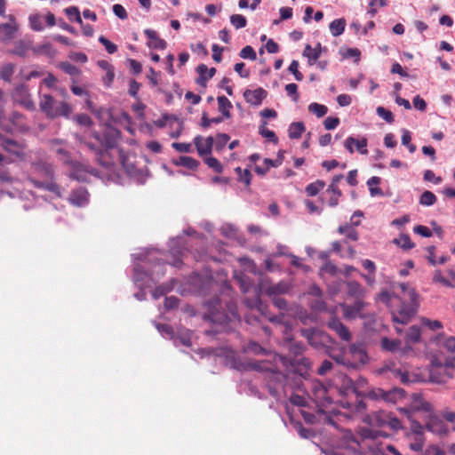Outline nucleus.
I'll return each mask as SVG.
<instances>
[{
    "label": "nucleus",
    "mask_w": 455,
    "mask_h": 455,
    "mask_svg": "<svg viewBox=\"0 0 455 455\" xmlns=\"http://www.w3.org/2000/svg\"><path fill=\"white\" fill-rule=\"evenodd\" d=\"M196 72L199 75V77L196 80V83L200 85L205 86L208 80L213 77L216 73L215 68H208L205 64H200L196 68Z\"/></svg>",
    "instance_id": "18"
},
{
    "label": "nucleus",
    "mask_w": 455,
    "mask_h": 455,
    "mask_svg": "<svg viewBox=\"0 0 455 455\" xmlns=\"http://www.w3.org/2000/svg\"><path fill=\"white\" fill-rule=\"evenodd\" d=\"M339 123H340V121H339V117L328 116L323 121V125L326 130H333L339 124Z\"/></svg>",
    "instance_id": "61"
},
{
    "label": "nucleus",
    "mask_w": 455,
    "mask_h": 455,
    "mask_svg": "<svg viewBox=\"0 0 455 455\" xmlns=\"http://www.w3.org/2000/svg\"><path fill=\"white\" fill-rule=\"evenodd\" d=\"M204 161L207 166L212 169L215 172L221 173L223 172V166L217 158L208 155L204 157Z\"/></svg>",
    "instance_id": "39"
},
{
    "label": "nucleus",
    "mask_w": 455,
    "mask_h": 455,
    "mask_svg": "<svg viewBox=\"0 0 455 455\" xmlns=\"http://www.w3.org/2000/svg\"><path fill=\"white\" fill-rule=\"evenodd\" d=\"M420 328L417 325L411 326L406 332V341L410 343H418L420 340Z\"/></svg>",
    "instance_id": "36"
},
{
    "label": "nucleus",
    "mask_w": 455,
    "mask_h": 455,
    "mask_svg": "<svg viewBox=\"0 0 455 455\" xmlns=\"http://www.w3.org/2000/svg\"><path fill=\"white\" fill-rule=\"evenodd\" d=\"M10 118L11 124L13 127V131L17 129H22L25 126L24 116L19 112L12 113Z\"/></svg>",
    "instance_id": "42"
},
{
    "label": "nucleus",
    "mask_w": 455,
    "mask_h": 455,
    "mask_svg": "<svg viewBox=\"0 0 455 455\" xmlns=\"http://www.w3.org/2000/svg\"><path fill=\"white\" fill-rule=\"evenodd\" d=\"M325 187V182L322 180H317L315 182L308 184L305 191L308 196H316L321 190H323Z\"/></svg>",
    "instance_id": "31"
},
{
    "label": "nucleus",
    "mask_w": 455,
    "mask_h": 455,
    "mask_svg": "<svg viewBox=\"0 0 455 455\" xmlns=\"http://www.w3.org/2000/svg\"><path fill=\"white\" fill-rule=\"evenodd\" d=\"M312 392L314 399L317 403V406L325 407L332 403V398L329 394V390L318 380H313Z\"/></svg>",
    "instance_id": "6"
},
{
    "label": "nucleus",
    "mask_w": 455,
    "mask_h": 455,
    "mask_svg": "<svg viewBox=\"0 0 455 455\" xmlns=\"http://www.w3.org/2000/svg\"><path fill=\"white\" fill-rule=\"evenodd\" d=\"M398 287L401 290V295H391L388 291H382L379 294V299L391 308L392 319L395 323L406 324L419 307V295L408 283H401Z\"/></svg>",
    "instance_id": "1"
},
{
    "label": "nucleus",
    "mask_w": 455,
    "mask_h": 455,
    "mask_svg": "<svg viewBox=\"0 0 455 455\" xmlns=\"http://www.w3.org/2000/svg\"><path fill=\"white\" fill-rule=\"evenodd\" d=\"M0 143L2 148L15 156H20L21 155V151L24 149L25 146L24 144L18 142L17 140H14L12 139H9L5 137L4 135L0 133Z\"/></svg>",
    "instance_id": "12"
},
{
    "label": "nucleus",
    "mask_w": 455,
    "mask_h": 455,
    "mask_svg": "<svg viewBox=\"0 0 455 455\" xmlns=\"http://www.w3.org/2000/svg\"><path fill=\"white\" fill-rule=\"evenodd\" d=\"M284 153L285 151L283 150L278 151L276 158H273V160L269 158H265L264 164L267 165V168L280 166L283 162Z\"/></svg>",
    "instance_id": "44"
},
{
    "label": "nucleus",
    "mask_w": 455,
    "mask_h": 455,
    "mask_svg": "<svg viewBox=\"0 0 455 455\" xmlns=\"http://www.w3.org/2000/svg\"><path fill=\"white\" fill-rule=\"evenodd\" d=\"M432 404L427 401L414 402L409 408H402L400 411L410 421V430L405 435L424 434V427L414 418V414L420 411L430 412Z\"/></svg>",
    "instance_id": "4"
},
{
    "label": "nucleus",
    "mask_w": 455,
    "mask_h": 455,
    "mask_svg": "<svg viewBox=\"0 0 455 455\" xmlns=\"http://www.w3.org/2000/svg\"><path fill=\"white\" fill-rule=\"evenodd\" d=\"M384 417H387V425L394 430L402 428L400 420L391 413L383 414Z\"/></svg>",
    "instance_id": "52"
},
{
    "label": "nucleus",
    "mask_w": 455,
    "mask_h": 455,
    "mask_svg": "<svg viewBox=\"0 0 455 455\" xmlns=\"http://www.w3.org/2000/svg\"><path fill=\"white\" fill-rule=\"evenodd\" d=\"M327 326L334 331L342 340H350L351 333L349 330L338 318H331L327 323Z\"/></svg>",
    "instance_id": "14"
},
{
    "label": "nucleus",
    "mask_w": 455,
    "mask_h": 455,
    "mask_svg": "<svg viewBox=\"0 0 455 455\" xmlns=\"http://www.w3.org/2000/svg\"><path fill=\"white\" fill-rule=\"evenodd\" d=\"M11 19L12 20V22L0 24V40L2 41L12 39L18 30V25L12 17Z\"/></svg>",
    "instance_id": "19"
},
{
    "label": "nucleus",
    "mask_w": 455,
    "mask_h": 455,
    "mask_svg": "<svg viewBox=\"0 0 455 455\" xmlns=\"http://www.w3.org/2000/svg\"><path fill=\"white\" fill-rule=\"evenodd\" d=\"M29 22L32 29L35 31H42L44 29V25L39 15H31L29 17Z\"/></svg>",
    "instance_id": "55"
},
{
    "label": "nucleus",
    "mask_w": 455,
    "mask_h": 455,
    "mask_svg": "<svg viewBox=\"0 0 455 455\" xmlns=\"http://www.w3.org/2000/svg\"><path fill=\"white\" fill-rule=\"evenodd\" d=\"M433 282L440 283L445 287H455V283L443 277L441 270H435L433 275Z\"/></svg>",
    "instance_id": "49"
},
{
    "label": "nucleus",
    "mask_w": 455,
    "mask_h": 455,
    "mask_svg": "<svg viewBox=\"0 0 455 455\" xmlns=\"http://www.w3.org/2000/svg\"><path fill=\"white\" fill-rule=\"evenodd\" d=\"M13 72H14V66L10 63L6 64V65L3 66L2 69H1V73H0L1 78H3L5 81H9L11 76H12Z\"/></svg>",
    "instance_id": "57"
},
{
    "label": "nucleus",
    "mask_w": 455,
    "mask_h": 455,
    "mask_svg": "<svg viewBox=\"0 0 455 455\" xmlns=\"http://www.w3.org/2000/svg\"><path fill=\"white\" fill-rule=\"evenodd\" d=\"M144 33L149 40V42L148 43L149 48L164 50L166 47V42L164 39L160 38L157 32H156L155 30L148 28L145 29Z\"/></svg>",
    "instance_id": "17"
},
{
    "label": "nucleus",
    "mask_w": 455,
    "mask_h": 455,
    "mask_svg": "<svg viewBox=\"0 0 455 455\" xmlns=\"http://www.w3.org/2000/svg\"><path fill=\"white\" fill-rule=\"evenodd\" d=\"M65 13L69 20L83 24L79 9L76 6H70L65 9Z\"/></svg>",
    "instance_id": "47"
},
{
    "label": "nucleus",
    "mask_w": 455,
    "mask_h": 455,
    "mask_svg": "<svg viewBox=\"0 0 455 455\" xmlns=\"http://www.w3.org/2000/svg\"><path fill=\"white\" fill-rule=\"evenodd\" d=\"M432 364L435 368L434 371H431L432 379L435 382H443L445 381V378L442 376H436L435 371L444 374L448 369H455V357L446 360L444 363H442L437 359H435L432 361Z\"/></svg>",
    "instance_id": "9"
},
{
    "label": "nucleus",
    "mask_w": 455,
    "mask_h": 455,
    "mask_svg": "<svg viewBox=\"0 0 455 455\" xmlns=\"http://www.w3.org/2000/svg\"><path fill=\"white\" fill-rule=\"evenodd\" d=\"M218 100V109L223 115L225 118H229L230 109L233 108L232 103L226 96H219L217 98Z\"/></svg>",
    "instance_id": "28"
},
{
    "label": "nucleus",
    "mask_w": 455,
    "mask_h": 455,
    "mask_svg": "<svg viewBox=\"0 0 455 455\" xmlns=\"http://www.w3.org/2000/svg\"><path fill=\"white\" fill-rule=\"evenodd\" d=\"M347 294L351 297L359 299L363 293V289L362 285L356 281L347 282Z\"/></svg>",
    "instance_id": "34"
},
{
    "label": "nucleus",
    "mask_w": 455,
    "mask_h": 455,
    "mask_svg": "<svg viewBox=\"0 0 455 455\" xmlns=\"http://www.w3.org/2000/svg\"><path fill=\"white\" fill-rule=\"evenodd\" d=\"M267 96V92L263 88H257L255 90H245L243 92V97L247 103L259 106L261 104L262 100L266 99Z\"/></svg>",
    "instance_id": "13"
},
{
    "label": "nucleus",
    "mask_w": 455,
    "mask_h": 455,
    "mask_svg": "<svg viewBox=\"0 0 455 455\" xmlns=\"http://www.w3.org/2000/svg\"><path fill=\"white\" fill-rule=\"evenodd\" d=\"M402 392H403V390H401V389H394L393 391H390V392H385L382 389H378L377 391L372 390V391L369 392L368 395L371 398H374V399L381 398L387 402L394 403L395 395L398 393L400 394Z\"/></svg>",
    "instance_id": "23"
},
{
    "label": "nucleus",
    "mask_w": 455,
    "mask_h": 455,
    "mask_svg": "<svg viewBox=\"0 0 455 455\" xmlns=\"http://www.w3.org/2000/svg\"><path fill=\"white\" fill-rule=\"evenodd\" d=\"M435 195L431 191H424L420 196L419 204L426 206H431L436 202Z\"/></svg>",
    "instance_id": "45"
},
{
    "label": "nucleus",
    "mask_w": 455,
    "mask_h": 455,
    "mask_svg": "<svg viewBox=\"0 0 455 455\" xmlns=\"http://www.w3.org/2000/svg\"><path fill=\"white\" fill-rule=\"evenodd\" d=\"M321 55V44H318L316 47L313 48L311 45L307 44L303 51V56L307 58L308 64L314 65Z\"/></svg>",
    "instance_id": "25"
},
{
    "label": "nucleus",
    "mask_w": 455,
    "mask_h": 455,
    "mask_svg": "<svg viewBox=\"0 0 455 455\" xmlns=\"http://www.w3.org/2000/svg\"><path fill=\"white\" fill-rule=\"evenodd\" d=\"M33 52L38 54H46L49 56H52L55 53L52 44L50 43H44L39 45L33 47Z\"/></svg>",
    "instance_id": "46"
},
{
    "label": "nucleus",
    "mask_w": 455,
    "mask_h": 455,
    "mask_svg": "<svg viewBox=\"0 0 455 455\" xmlns=\"http://www.w3.org/2000/svg\"><path fill=\"white\" fill-rule=\"evenodd\" d=\"M89 194L84 188L72 191L69 196V202L76 206H84L88 202Z\"/></svg>",
    "instance_id": "21"
},
{
    "label": "nucleus",
    "mask_w": 455,
    "mask_h": 455,
    "mask_svg": "<svg viewBox=\"0 0 455 455\" xmlns=\"http://www.w3.org/2000/svg\"><path fill=\"white\" fill-rule=\"evenodd\" d=\"M39 108L50 119L68 118L72 112V108L68 103L64 100H56L50 94L40 95Z\"/></svg>",
    "instance_id": "3"
},
{
    "label": "nucleus",
    "mask_w": 455,
    "mask_h": 455,
    "mask_svg": "<svg viewBox=\"0 0 455 455\" xmlns=\"http://www.w3.org/2000/svg\"><path fill=\"white\" fill-rule=\"evenodd\" d=\"M393 242L404 250H410L415 246V243L411 242L408 234L400 235V236L398 238H395Z\"/></svg>",
    "instance_id": "35"
},
{
    "label": "nucleus",
    "mask_w": 455,
    "mask_h": 455,
    "mask_svg": "<svg viewBox=\"0 0 455 455\" xmlns=\"http://www.w3.org/2000/svg\"><path fill=\"white\" fill-rule=\"evenodd\" d=\"M223 121V117L218 116L213 118H209L206 113L202 115L201 118V126L204 129H207L211 126L212 124H220Z\"/></svg>",
    "instance_id": "50"
},
{
    "label": "nucleus",
    "mask_w": 455,
    "mask_h": 455,
    "mask_svg": "<svg viewBox=\"0 0 455 455\" xmlns=\"http://www.w3.org/2000/svg\"><path fill=\"white\" fill-rule=\"evenodd\" d=\"M285 91L289 96H291L295 102L299 100L298 85L296 84H288L285 85Z\"/></svg>",
    "instance_id": "63"
},
{
    "label": "nucleus",
    "mask_w": 455,
    "mask_h": 455,
    "mask_svg": "<svg viewBox=\"0 0 455 455\" xmlns=\"http://www.w3.org/2000/svg\"><path fill=\"white\" fill-rule=\"evenodd\" d=\"M261 289L267 295L275 297L279 294H283V293L288 292L289 285L283 282H280L278 283H274V284H266L263 283L261 284Z\"/></svg>",
    "instance_id": "16"
},
{
    "label": "nucleus",
    "mask_w": 455,
    "mask_h": 455,
    "mask_svg": "<svg viewBox=\"0 0 455 455\" xmlns=\"http://www.w3.org/2000/svg\"><path fill=\"white\" fill-rule=\"evenodd\" d=\"M231 24L236 28L240 29L247 25V20L242 14H233L230 16Z\"/></svg>",
    "instance_id": "48"
},
{
    "label": "nucleus",
    "mask_w": 455,
    "mask_h": 455,
    "mask_svg": "<svg viewBox=\"0 0 455 455\" xmlns=\"http://www.w3.org/2000/svg\"><path fill=\"white\" fill-rule=\"evenodd\" d=\"M401 344H402L401 340L397 339H390L387 337H383V338H381V340H380V347L385 351H388V352H392V353L396 352V351H401V353L403 355L406 354L409 351H412V348L410 346L401 348Z\"/></svg>",
    "instance_id": "11"
},
{
    "label": "nucleus",
    "mask_w": 455,
    "mask_h": 455,
    "mask_svg": "<svg viewBox=\"0 0 455 455\" xmlns=\"http://www.w3.org/2000/svg\"><path fill=\"white\" fill-rule=\"evenodd\" d=\"M305 131V125L302 122L291 123L289 126V137L291 139H299Z\"/></svg>",
    "instance_id": "32"
},
{
    "label": "nucleus",
    "mask_w": 455,
    "mask_h": 455,
    "mask_svg": "<svg viewBox=\"0 0 455 455\" xmlns=\"http://www.w3.org/2000/svg\"><path fill=\"white\" fill-rule=\"evenodd\" d=\"M331 357L339 364L344 365L347 368L356 369V363H351L349 355L345 353H339L337 355L332 354L331 355Z\"/></svg>",
    "instance_id": "30"
},
{
    "label": "nucleus",
    "mask_w": 455,
    "mask_h": 455,
    "mask_svg": "<svg viewBox=\"0 0 455 455\" xmlns=\"http://www.w3.org/2000/svg\"><path fill=\"white\" fill-rule=\"evenodd\" d=\"M308 111L320 118L327 114L328 108L325 105L313 102L308 105Z\"/></svg>",
    "instance_id": "38"
},
{
    "label": "nucleus",
    "mask_w": 455,
    "mask_h": 455,
    "mask_svg": "<svg viewBox=\"0 0 455 455\" xmlns=\"http://www.w3.org/2000/svg\"><path fill=\"white\" fill-rule=\"evenodd\" d=\"M346 27V20L344 19H337L331 22L330 24V31L333 36H340Z\"/></svg>",
    "instance_id": "33"
},
{
    "label": "nucleus",
    "mask_w": 455,
    "mask_h": 455,
    "mask_svg": "<svg viewBox=\"0 0 455 455\" xmlns=\"http://www.w3.org/2000/svg\"><path fill=\"white\" fill-rule=\"evenodd\" d=\"M443 347L450 353H455V337L446 338L443 343Z\"/></svg>",
    "instance_id": "64"
},
{
    "label": "nucleus",
    "mask_w": 455,
    "mask_h": 455,
    "mask_svg": "<svg viewBox=\"0 0 455 455\" xmlns=\"http://www.w3.org/2000/svg\"><path fill=\"white\" fill-rule=\"evenodd\" d=\"M28 180L35 188L61 196L60 188L54 180L53 167L49 163L42 160L33 162Z\"/></svg>",
    "instance_id": "2"
},
{
    "label": "nucleus",
    "mask_w": 455,
    "mask_h": 455,
    "mask_svg": "<svg viewBox=\"0 0 455 455\" xmlns=\"http://www.w3.org/2000/svg\"><path fill=\"white\" fill-rule=\"evenodd\" d=\"M377 114L388 124H392L394 122V116L392 112L386 109L384 107L377 108Z\"/></svg>",
    "instance_id": "56"
},
{
    "label": "nucleus",
    "mask_w": 455,
    "mask_h": 455,
    "mask_svg": "<svg viewBox=\"0 0 455 455\" xmlns=\"http://www.w3.org/2000/svg\"><path fill=\"white\" fill-rule=\"evenodd\" d=\"M380 183V178L373 176L367 180V185L370 187V194L371 196H382L383 192L381 188L376 187L372 188V185L378 186Z\"/></svg>",
    "instance_id": "41"
},
{
    "label": "nucleus",
    "mask_w": 455,
    "mask_h": 455,
    "mask_svg": "<svg viewBox=\"0 0 455 455\" xmlns=\"http://www.w3.org/2000/svg\"><path fill=\"white\" fill-rule=\"evenodd\" d=\"M239 55L243 59H249L251 60H255L256 58H257V55H256V52H255L254 49L251 46H250V45H247V46L243 47L241 50Z\"/></svg>",
    "instance_id": "54"
},
{
    "label": "nucleus",
    "mask_w": 455,
    "mask_h": 455,
    "mask_svg": "<svg viewBox=\"0 0 455 455\" xmlns=\"http://www.w3.org/2000/svg\"><path fill=\"white\" fill-rule=\"evenodd\" d=\"M406 439L409 441V448L416 452H421L425 445V435H405Z\"/></svg>",
    "instance_id": "20"
},
{
    "label": "nucleus",
    "mask_w": 455,
    "mask_h": 455,
    "mask_svg": "<svg viewBox=\"0 0 455 455\" xmlns=\"http://www.w3.org/2000/svg\"><path fill=\"white\" fill-rule=\"evenodd\" d=\"M61 69L70 76H77L80 74V70L73 64L68 62H63L60 65Z\"/></svg>",
    "instance_id": "58"
},
{
    "label": "nucleus",
    "mask_w": 455,
    "mask_h": 455,
    "mask_svg": "<svg viewBox=\"0 0 455 455\" xmlns=\"http://www.w3.org/2000/svg\"><path fill=\"white\" fill-rule=\"evenodd\" d=\"M259 133L262 137L267 139L269 141H272L275 144L278 142V139L275 133L273 131L267 128V122L265 121H263L260 126L259 127Z\"/></svg>",
    "instance_id": "37"
},
{
    "label": "nucleus",
    "mask_w": 455,
    "mask_h": 455,
    "mask_svg": "<svg viewBox=\"0 0 455 455\" xmlns=\"http://www.w3.org/2000/svg\"><path fill=\"white\" fill-rule=\"evenodd\" d=\"M326 193L330 194V198L328 204L330 207H335L339 204V198L342 196V192L339 188H334L333 186H329L326 190Z\"/></svg>",
    "instance_id": "29"
},
{
    "label": "nucleus",
    "mask_w": 455,
    "mask_h": 455,
    "mask_svg": "<svg viewBox=\"0 0 455 455\" xmlns=\"http://www.w3.org/2000/svg\"><path fill=\"white\" fill-rule=\"evenodd\" d=\"M172 147L180 153H190L192 151V146L189 143L173 142Z\"/></svg>",
    "instance_id": "62"
},
{
    "label": "nucleus",
    "mask_w": 455,
    "mask_h": 455,
    "mask_svg": "<svg viewBox=\"0 0 455 455\" xmlns=\"http://www.w3.org/2000/svg\"><path fill=\"white\" fill-rule=\"evenodd\" d=\"M92 139L95 141L80 139V142L96 156L97 161L100 164L103 166L110 165L111 162L107 159L104 148H102L101 135L97 132H93L92 134Z\"/></svg>",
    "instance_id": "5"
},
{
    "label": "nucleus",
    "mask_w": 455,
    "mask_h": 455,
    "mask_svg": "<svg viewBox=\"0 0 455 455\" xmlns=\"http://www.w3.org/2000/svg\"><path fill=\"white\" fill-rule=\"evenodd\" d=\"M29 50L33 51V46L31 42L20 40L15 43L14 48L12 52L20 57L27 56V53Z\"/></svg>",
    "instance_id": "27"
},
{
    "label": "nucleus",
    "mask_w": 455,
    "mask_h": 455,
    "mask_svg": "<svg viewBox=\"0 0 455 455\" xmlns=\"http://www.w3.org/2000/svg\"><path fill=\"white\" fill-rule=\"evenodd\" d=\"M99 42L104 45L106 51L109 53V54H113L115 53L116 51H117V46L113 44L112 42H110L108 38H106L104 36H100L99 37Z\"/></svg>",
    "instance_id": "51"
},
{
    "label": "nucleus",
    "mask_w": 455,
    "mask_h": 455,
    "mask_svg": "<svg viewBox=\"0 0 455 455\" xmlns=\"http://www.w3.org/2000/svg\"><path fill=\"white\" fill-rule=\"evenodd\" d=\"M383 414H387L385 411H378L372 415V420L378 427H383L387 425V417H384Z\"/></svg>",
    "instance_id": "60"
},
{
    "label": "nucleus",
    "mask_w": 455,
    "mask_h": 455,
    "mask_svg": "<svg viewBox=\"0 0 455 455\" xmlns=\"http://www.w3.org/2000/svg\"><path fill=\"white\" fill-rule=\"evenodd\" d=\"M247 352L253 353L255 355L265 354L266 349L256 342L251 341L245 349Z\"/></svg>",
    "instance_id": "59"
},
{
    "label": "nucleus",
    "mask_w": 455,
    "mask_h": 455,
    "mask_svg": "<svg viewBox=\"0 0 455 455\" xmlns=\"http://www.w3.org/2000/svg\"><path fill=\"white\" fill-rule=\"evenodd\" d=\"M173 164L177 166H183L189 170L195 171L200 165V162L191 156H181L177 160L173 161Z\"/></svg>",
    "instance_id": "26"
},
{
    "label": "nucleus",
    "mask_w": 455,
    "mask_h": 455,
    "mask_svg": "<svg viewBox=\"0 0 455 455\" xmlns=\"http://www.w3.org/2000/svg\"><path fill=\"white\" fill-rule=\"evenodd\" d=\"M364 307V303L361 300H356L353 305H344L343 311L344 315L347 318H355L362 316L361 312Z\"/></svg>",
    "instance_id": "22"
},
{
    "label": "nucleus",
    "mask_w": 455,
    "mask_h": 455,
    "mask_svg": "<svg viewBox=\"0 0 455 455\" xmlns=\"http://www.w3.org/2000/svg\"><path fill=\"white\" fill-rule=\"evenodd\" d=\"M338 232L346 236L345 243H347L348 241H357L359 239L358 232L353 225H341L338 228Z\"/></svg>",
    "instance_id": "24"
},
{
    "label": "nucleus",
    "mask_w": 455,
    "mask_h": 455,
    "mask_svg": "<svg viewBox=\"0 0 455 455\" xmlns=\"http://www.w3.org/2000/svg\"><path fill=\"white\" fill-rule=\"evenodd\" d=\"M352 144H354L355 148L356 151L361 155H367L368 154V140L365 137H362L360 139L354 138V141H352Z\"/></svg>",
    "instance_id": "40"
},
{
    "label": "nucleus",
    "mask_w": 455,
    "mask_h": 455,
    "mask_svg": "<svg viewBox=\"0 0 455 455\" xmlns=\"http://www.w3.org/2000/svg\"><path fill=\"white\" fill-rule=\"evenodd\" d=\"M230 137L227 133H219L216 138L215 148L217 151L223 149L225 145L228 142Z\"/></svg>",
    "instance_id": "53"
},
{
    "label": "nucleus",
    "mask_w": 455,
    "mask_h": 455,
    "mask_svg": "<svg viewBox=\"0 0 455 455\" xmlns=\"http://www.w3.org/2000/svg\"><path fill=\"white\" fill-rule=\"evenodd\" d=\"M194 144L196 148L197 153L200 156L205 157L211 155L214 144V139L212 136L204 139L198 135L194 139Z\"/></svg>",
    "instance_id": "10"
},
{
    "label": "nucleus",
    "mask_w": 455,
    "mask_h": 455,
    "mask_svg": "<svg viewBox=\"0 0 455 455\" xmlns=\"http://www.w3.org/2000/svg\"><path fill=\"white\" fill-rule=\"evenodd\" d=\"M120 137L121 132L118 129L111 125L106 127L101 139L102 148H104L107 156H108V150L112 149L117 146Z\"/></svg>",
    "instance_id": "7"
},
{
    "label": "nucleus",
    "mask_w": 455,
    "mask_h": 455,
    "mask_svg": "<svg viewBox=\"0 0 455 455\" xmlns=\"http://www.w3.org/2000/svg\"><path fill=\"white\" fill-rule=\"evenodd\" d=\"M428 413V419L426 422V428L434 433L437 434L439 435H444L448 433L447 426L443 423V421L438 418L437 416L434 415L433 409Z\"/></svg>",
    "instance_id": "8"
},
{
    "label": "nucleus",
    "mask_w": 455,
    "mask_h": 455,
    "mask_svg": "<svg viewBox=\"0 0 455 455\" xmlns=\"http://www.w3.org/2000/svg\"><path fill=\"white\" fill-rule=\"evenodd\" d=\"M349 355L352 356L351 363H356V369L367 362L368 355L361 345L353 344L349 347Z\"/></svg>",
    "instance_id": "15"
},
{
    "label": "nucleus",
    "mask_w": 455,
    "mask_h": 455,
    "mask_svg": "<svg viewBox=\"0 0 455 455\" xmlns=\"http://www.w3.org/2000/svg\"><path fill=\"white\" fill-rule=\"evenodd\" d=\"M420 323L423 327L428 328L431 331L441 330L443 327L439 320H431L427 317H422Z\"/></svg>",
    "instance_id": "43"
}]
</instances>
